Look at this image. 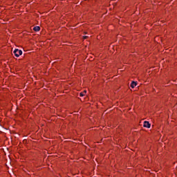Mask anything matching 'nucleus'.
I'll use <instances>...</instances> for the list:
<instances>
[{"label": "nucleus", "mask_w": 177, "mask_h": 177, "mask_svg": "<svg viewBox=\"0 0 177 177\" xmlns=\"http://www.w3.org/2000/svg\"><path fill=\"white\" fill-rule=\"evenodd\" d=\"M13 53L16 57H19V56H21L23 55V51L21 50H19L17 48H15L13 51Z\"/></svg>", "instance_id": "f257e3e1"}, {"label": "nucleus", "mask_w": 177, "mask_h": 177, "mask_svg": "<svg viewBox=\"0 0 177 177\" xmlns=\"http://www.w3.org/2000/svg\"><path fill=\"white\" fill-rule=\"evenodd\" d=\"M143 127H144V128H150V127H151V124H150V123L149 122L145 121Z\"/></svg>", "instance_id": "f03ea898"}, {"label": "nucleus", "mask_w": 177, "mask_h": 177, "mask_svg": "<svg viewBox=\"0 0 177 177\" xmlns=\"http://www.w3.org/2000/svg\"><path fill=\"white\" fill-rule=\"evenodd\" d=\"M136 85H138V84L136 82H132L131 84V88H135V86H136Z\"/></svg>", "instance_id": "7ed1b4c3"}, {"label": "nucleus", "mask_w": 177, "mask_h": 177, "mask_svg": "<svg viewBox=\"0 0 177 177\" xmlns=\"http://www.w3.org/2000/svg\"><path fill=\"white\" fill-rule=\"evenodd\" d=\"M34 31L38 32L39 30H41V28L39 26H35L33 28Z\"/></svg>", "instance_id": "20e7f679"}, {"label": "nucleus", "mask_w": 177, "mask_h": 177, "mask_svg": "<svg viewBox=\"0 0 177 177\" xmlns=\"http://www.w3.org/2000/svg\"><path fill=\"white\" fill-rule=\"evenodd\" d=\"M80 96H81V97L85 96V93L82 92L80 93Z\"/></svg>", "instance_id": "39448f33"}, {"label": "nucleus", "mask_w": 177, "mask_h": 177, "mask_svg": "<svg viewBox=\"0 0 177 177\" xmlns=\"http://www.w3.org/2000/svg\"><path fill=\"white\" fill-rule=\"evenodd\" d=\"M88 36H84V39H86V38H88Z\"/></svg>", "instance_id": "423d86ee"}, {"label": "nucleus", "mask_w": 177, "mask_h": 177, "mask_svg": "<svg viewBox=\"0 0 177 177\" xmlns=\"http://www.w3.org/2000/svg\"><path fill=\"white\" fill-rule=\"evenodd\" d=\"M83 93H84V95H86V91H84Z\"/></svg>", "instance_id": "0eeeda50"}]
</instances>
